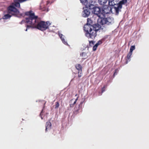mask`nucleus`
I'll list each match as a JSON object with an SVG mask.
<instances>
[{"instance_id": "obj_6", "label": "nucleus", "mask_w": 149, "mask_h": 149, "mask_svg": "<svg viewBox=\"0 0 149 149\" xmlns=\"http://www.w3.org/2000/svg\"><path fill=\"white\" fill-rule=\"evenodd\" d=\"M90 12L88 9L84 10L83 11L82 15L84 17H87L90 15Z\"/></svg>"}, {"instance_id": "obj_27", "label": "nucleus", "mask_w": 149, "mask_h": 149, "mask_svg": "<svg viewBox=\"0 0 149 149\" xmlns=\"http://www.w3.org/2000/svg\"><path fill=\"white\" fill-rule=\"evenodd\" d=\"M23 22H24V21L23 20H22L21 22H20V23L22 24L23 23Z\"/></svg>"}, {"instance_id": "obj_20", "label": "nucleus", "mask_w": 149, "mask_h": 149, "mask_svg": "<svg viewBox=\"0 0 149 149\" xmlns=\"http://www.w3.org/2000/svg\"><path fill=\"white\" fill-rule=\"evenodd\" d=\"M82 71H78V77L79 78H80L82 76Z\"/></svg>"}, {"instance_id": "obj_5", "label": "nucleus", "mask_w": 149, "mask_h": 149, "mask_svg": "<svg viewBox=\"0 0 149 149\" xmlns=\"http://www.w3.org/2000/svg\"><path fill=\"white\" fill-rule=\"evenodd\" d=\"M7 11L8 13L13 15L17 16L20 15L18 10L13 5H10L8 6L7 8Z\"/></svg>"}, {"instance_id": "obj_7", "label": "nucleus", "mask_w": 149, "mask_h": 149, "mask_svg": "<svg viewBox=\"0 0 149 149\" xmlns=\"http://www.w3.org/2000/svg\"><path fill=\"white\" fill-rule=\"evenodd\" d=\"M132 54V53L129 52L128 54L127 57L125 58V63L127 64L128 62L130 61V58L131 55Z\"/></svg>"}, {"instance_id": "obj_12", "label": "nucleus", "mask_w": 149, "mask_h": 149, "mask_svg": "<svg viewBox=\"0 0 149 149\" xmlns=\"http://www.w3.org/2000/svg\"><path fill=\"white\" fill-rule=\"evenodd\" d=\"M8 13V14L4 15L3 17V19H6L10 18L12 16V15Z\"/></svg>"}, {"instance_id": "obj_29", "label": "nucleus", "mask_w": 149, "mask_h": 149, "mask_svg": "<svg viewBox=\"0 0 149 149\" xmlns=\"http://www.w3.org/2000/svg\"><path fill=\"white\" fill-rule=\"evenodd\" d=\"M77 94H76L75 95V96H77Z\"/></svg>"}, {"instance_id": "obj_3", "label": "nucleus", "mask_w": 149, "mask_h": 149, "mask_svg": "<svg viewBox=\"0 0 149 149\" xmlns=\"http://www.w3.org/2000/svg\"><path fill=\"white\" fill-rule=\"evenodd\" d=\"M92 21L89 18L87 19V23L84 27V31H85V36L88 38L94 39L97 35L96 32L98 29H96L92 26Z\"/></svg>"}, {"instance_id": "obj_17", "label": "nucleus", "mask_w": 149, "mask_h": 149, "mask_svg": "<svg viewBox=\"0 0 149 149\" xmlns=\"http://www.w3.org/2000/svg\"><path fill=\"white\" fill-rule=\"evenodd\" d=\"M135 49V46H134H134H132L131 47L130 49V53H132L133 51Z\"/></svg>"}, {"instance_id": "obj_24", "label": "nucleus", "mask_w": 149, "mask_h": 149, "mask_svg": "<svg viewBox=\"0 0 149 149\" xmlns=\"http://www.w3.org/2000/svg\"><path fill=\"white\" fill-rule=\"evenodd\" d=\"M106 87V86L105 85H104L103 87V88H102V93H103L105 91Z\"/></svg>"}, {"instance_id": "obj_8", "label": "nucleus", "mask_w": 149, "mask_h": 149, "mask_svg": "<svg viewBox=\"0 0 149 149\" xmlns=\"http://www.w3.org/2000/svg\"><path fill=\"white\" fill-rule=\"evenodd\" d=\"M111 6V7H107V9H103L104 10H105V11L107 12H109L107 13H113V11H112V10H113L114 11H115L114 10V9H113L112 8L114 6Z\"/></svg>"}, {"instance_id": "obj_28", "label": "nucleus", "mask_w": 149, "mask_h": 149, "mask_svg": "<svg viewBox=\"0 0 149 149\" xmlns=\"http://www.w3.org/2000/svg\"><path fill=\"white\" fill-rule=\"evenodd\" d=\"M77 111H76L74 112L75 113H77V112H77Z\"/></svg>"}, {"instance_id": "obj_9", "label": "nucleus", "mask_w": 149, "mask_h": 149, "mask_svg": "<svg viewBox=\"0 0 149 149\" xmlns=\"http://www.w3.org/2000/svg\"><path fill=\"white\" fill-rule=\"evenodd\" d=\"M51 123L50 121L47 122L46 124V131H47V130L50 129L51 128Z\"/></svg>"}, {"instance_id": "obj_14", "label": "nucleus", "mask_w": 149, "mask_h": 149, "mask_svg": "<svg viewBox=\"0 0 149 149\" xmlns=\"http://www.w3.org/2000/svg\"><path fill=\"white\" fill-rule=\"evenodd\" d=\"M75 67L78 71H82V67L80 64H77L75 65Z\"/></svg>"}, {"instance_id": "obj_26", "label": "nucleus", "mask_w": 149, "mask_h": 149, "mask_svg": "<svg viewBox=\"0 0 149 149\" xmlns=\"http://www.w3.org/2000/svg\"><path fill=\"white\" fill-rule=\"evenodd\" d=\"M118 70L117 69H116L115 71V72L113 74V75L114 76H115V75H116L117 74L116 72Z\"/></svg>"}, {"instance_id": "obj_25", "label": "nucleus", "mask_w": 149, "mask_h": 149, "mask_svg": "<svg viewBox=\"0 0 149 149\" xmlns=\"http://www.w3.org/2000/svg\"><path fill=\"white\" fill-rule=\"evenodd\" d=\"M89 44L91 46L93 45H94V41H89Z\"/></svg>"}, {"instance_id": "obj_22", "label": "nucleus", "mask_w": 149, "mask_h": 149, "mask_svg": "<svg viewBox=\"0 0 149 149\" xmlns=\"http://www.w3.org/2000/svg\"><path fill=\"white\" fill-rule=\"evenodd\" d=\"M80 1L81 3L84 4L87 2V0H80Z\"/></svg>"}, {"instance_id": "obj_16", "label": "nucleus", "mask_w": 149, "mask_h": 149, "mask_svg": "<svg viewBox=\"0 0 149 149\" xmlns=\"http://www.w3.org/2000/svg\"><path fill=\"white\" fill-rule=\"evenodd\" d=\"M93 4H90L89 5L88 8L89 9L92 10H93L94 8H95Z\"/></svg>"}, {"instance_id": "obj_23", "label": "nucleus", "mask_w": 149, "mask_h": 149, "mask_svg": "<svg viewBox=\"0 0 149 149\" xmlns=\"http://www.w3.org/2000/svg\"><path fill=\"white\" fill-rule=\"evenodd\" d=\"M97 46H98L96 44H95L94 46H93V50L94 51H95L96 50Z\"/></svg>"}, {"instance_id": "obj_13", "label": "nucleus", "mask_w": 149, "mask_h": 149, "mask_svg": "<svg viewBox=\"0 0 149 149\" xmlns=\"http://www.w3.org/2000/svg\"><path fill=\"white\" fill-rule=\"evenodd\" d=\"M81 56L82 57V59H85L88 57L87 53L85 52H82L81 54H80Z\"/></svg>"}, {"instance_id": "obj_15", "label": "nucleus", "mask_w": 149, "mask_h": 149, "mask_svg": "<svg viewBox=\"0 0 149 149\" xmlns=\"http://www.w3.org/2000/svg\"><path fill=\"white\" fill-rule=\"evenodd\" d=\"M115 0H109L108 1V4L110 6H115V3L114 2Z\"/></svg>"}, {"instance_id": "obj_2", "label": "nucleus", "mask_w": 149, "mask_h": 149, "mask_svg": "<svg viewBox=\"0 0 149 149\" xmlns=\"http://www.w3.org/2000/svg\"><path fill=\"white\" fill-rule=\"evenodd\" d=\"M92 12L100 18L98 19L97 22L100 25H109L113 22V19L111 17L104 18L105 14H107L109 12L105 11L102 8L96 6L94 8L93 10H92Z\"/></svg>"}, {"instance_id": "obj_4", "label": "nucleus", "mask_w": 149, "mask_h": 149, "mask_svg": "<svg viewBox=\"0 0 149 149\" xmlns=\"http://www.w3.org/2000/svg\"><path fill=\"white\" fill-rule=\"evenodd\" d=\"M127 0H121L118 3H116L112 8L115 10L116 14L118 15L120 10L122 7V5L127 3Z\"/></svg>"}, {"instance_id": "obj_1", "label": "nucleus", "mask_w": 149, "mask_h": 149, "mask_svg": "<svg viewBox=\"0 0 149 149\" xmlns=\"http://www.w3.org/2000/svg\"><path fill=\"white\" fill-rule=\"evenodd\" d=\"M25 15L28 16L25 18L24 21L28 24L26 25V31L30 28H36L42 31H45L48 29L51 24L49 21L45 22L41 21L38 17L36 16L34 13L31 10L25 12Z\"/></svg>"}, {"instance_id": "obj_21", "label": "nucleus", "mask_w": 149, "mask_h": 149, "mask_svg": "<svg viewBox=\"0 0 149 149\" xmlns=\"http://www.w3.org/2000/svg\"><path fill=\"white\" fill-rule=\"evenodd\" d=\"M102 40H99L98 41V42L96 43V44L98 46L99 45L102 43Z\"/></svg>"}, {"instance_id": "obj_10", "label": "nucleus", "mask_w": 149, "mask_h": 149, "mask_svg": "<svg viewBox=\"0 0 149 149\" xmlns=\"http://www.w3.org/2000/svg\"><path fill=\"white\" fill-rule=\"evenodd\" d=\"M108 0H98L99 4L102 6H104L107 3Z\"/></svg>"}, {"instance_id": "obj_11", "label": "nucleus", "mask_w": 149, "mask_h": 149, "mask_svg": "<svg viewBox=\"0 0 149 149\" xmlns=\"http://www.w3.org/2000/svg\"><path fill=\"white\" fill-rule=\"evenodd\" d=\"M59 36L61 39L62 42L65 45H68L67 42L66 41L63 36H64L62 34H59Z\"/></svg>"}, {"instance_id": "obj_19", "label": "nucleus", "mask_w": 149, "mask_h": 149, "mask_svg": "<svg viewBox=\"0 0 149 149\" xmlns=\"http://www.w3.org/2000/svg\"><path fill=\"white\" fill-rule=\"evenodd\" d=\"M59 106V103L58 102H56L55 103V109H57Z\"/></svg>"}, {"instance_id": "obj_18", "label": "nucleus", "mask_w": 149, "mask_h": 149, "mask_svg": "<svg viewBox=\"0 0 149 149\" xmlns=\"http://www.w3.org/2000/svg\"><path fill=\"white\" fill-rule=\"evenodd\" d=\"M78 98L79 97H78L73 104H70V106L71 107H74V105L76 103L77 101L78 100Z\"/></svg>"}]
</instances>
